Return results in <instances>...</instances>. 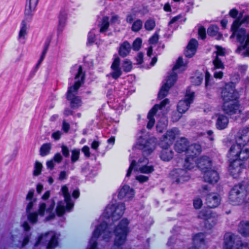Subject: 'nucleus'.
Listing matches in <instances>:
<instances>
[{
    "instance_id": "32",
    "label": "nucleus",
    "mask_w": 249,
    "mask_h": 249,
    "mask_svg": "<svg viewBox=\"0 0 249 249\" xmlns=\"http://www.w3.org/2000/svg\"><path fill=\"white\" fill-rule=\"evenodd\" d=\"M168 124V120L165 116L162 117L158 122L157 125V130L160 133H162L166 129Z\"/></svg>"
},
{
    "instance_id": "21",
    "label": "nucleus",
    "mask_w": 249,
    "mask_h": 249,
    "mask_svg": "<svg viewBox=\"0 0 249 249\" xmlns=\"http://www.w3.org/2000/svg\"><path fill=\"white\" fill-rule=\"evenodd\" d=\"M198 167L203 172L212 168V161L210 158L207 156H203L196 160Z\"/></svg>"
},
{
    "instance_id": "38",
    "label": "nucleus",
    "mask_w": 249,
    "mask_h": 249,
    "mask_svg": "<svg viewBox=\"0 0 249 249\" xmlns=\"http://www.w3.org/2000/svg\"><path fill=\"white\" fill-rule=\"evenodd\" d=\"M178 131L176 129H173L167 132L165 136L167 140L170 141V143L171 144L172 141L174 140L176 136L178 134Z\"/></svg>"
},
{
    "instance_id": "19",
    "label": "nucleus",
    "mask_w": 249,
    "mask_h": 249,
    "mask_svg": "<svg viewBox=\"0 0 249 249\" xmlns=\"http://www.w3.org/2000/svg\"><path fill=\"white\" fill-rule=\"evenodd\" d=\"M243 168V162L240 160H234L231 162L229 167V171L231 176L236 178L241 173Z\"/></svg>"
},
{
    "instance_id": "33",
    "label": "nucleus",
    "mask_w": 249,
    "mask_h": 249,
    "mask_svg": "<svg viewBox=\"0 0 249 249\" xmlns=\"http://www.w3.org/2000/svg\"><path fill=\"white\" fill-rule=\"evenodd\" d=\"M239 232L244 236L249 235V223L242 222L239 225Z\"/></svg>"
},
{
    "instance_id": "51",
    "label": "nucleus",
    "mask_w": 249,
    "mask_h": 249,
    "mask_svg": "<svg viewBox=\"0 0 249 249\" xmlns=\"http://www.w3.org/2000/svg\"><path fill=\"white\" fill-rule=\"evenodd\" d=\"M80 152L79 150L74 149L72 151V155H71V161L72 162H74L76 161L79 157Z\"/></svg>"
},
{
    "instance_id": "48",
    "label": "nucleus",
    "mask_w": 249,
    "mask_h": 249,
    "mask_svg": "<svg viewBox=\"0 0 249 249\" xmlns=\"http://www.w3.org/2000/svg\"><path fill=\"white\" fill-rule=\"evenodd\" d=\"M197 42L195 39H192L189 42L187 48L188 49H192L195 51H196V47L197 46Z\"/></svg>"
},
{
    "instance_id": "7",
    "label": "nucleus",
    "mask_w": 249,
    "mask_h": 249,
    "mask_svg": "<svg viewBox=\"0 0 249 249\" xmlns=\"http://www.w3.org/2000/svg\"><path fill=\"white\" fill-rule=\"evenodd\" d=\"M225 249H248L239 237L231 233H227L224 236Z\"/></svg>"
},
{
    "instance_id": "64",
    "label": "nucleus",
    "mask_w": 249,
    "mask_h": 249,
    "mask_svg": "<svg viewBox=\"0 0 249 249\" xmlns=\"http://www.w3.org/2000/svg\"><path fill=\"white\" fill-rule=\"evenodd\" d=\"M214 70V73H213V76L215 78H219L221 79L223 77V73L221 71H217L216 70Z\"/></svg>"
},
{
    "instance_id": "55",
    "label": "nucleus",
    "mask_w": 249,
    "mask_h": 249,
    "mask_svg": "<svg viewBox=\"0 0 249 249\" xmlns=\"http://www.w3.org/2000/svg\"><path fill=\"white\" fill-rule=\"evenodd\" d=\"M120 59L119 57H116L114 59V60L111 65V69H121L120 67Z\"/></svg>"
},
{
    "instance_id": "59",
    "label": "nucleus",
    "mask_w": 249,
    "mask_h": 249,
    "mask_svg": "<svg viewBox=\"0 0 249 249\" xmlns=\"http://www.w3.org/2000/svg\"><path fill=\"white\" fill-rule=\"evenodd\" d=\"M242 15H240L238 17L237 19L236 20L239 21V22L240 23V26L242 24L244 23H248L249 22V17L246 16L244 19H242Z\"/></svg>"
},
{
    "instance_id": "37",
    "label": "nucleus",
    "mask_w": 249,
    "mask_h": 249,
    "mask_svg": "<svg viewBox=\"0 0 249 249\" xmlns=\"http://www.w3.org/2000/svg\"><path fill=\"white\" fill-rule=\"evenodd\" d=\"M177 74L173 72L171 74L166 80V82L163 85L168 89H170L174 84L176 80Z\"/></svg>"
},
{
    "instance_id": "30",
    "label": "nucleus",
    "mask_w": 249,
    "mask_h": 249,
    "mask_svg": "<svg viewBox=\"0 0 249 249\" xmlns=\"http://www.w3.org/2000/svg\"><path fill=\"white\" fill-rule=\"evenodd\" d=\"M219 28L217 26L212 25L207 30L208 34L212 36H215L218 40L222 37V34L218 32Z\"/></svg>"
},
{
    "instance_id": "3",
    "label": "nucleus",
    "mask_w": 249,
    "mask_h": 249,
    "mask_svg": "<svg viewBox=\"0 0 249 249\" xmlns=\"http://www.w3.org/2000/svg\"><path fill=\"white\" fill-rule=\"evenodd\" d=\"M128 221L123 219L115 230L116 237L112 249H123L122 245L124 243L127 233Z\"/></svg>"
},
{
    "instance_id": "1",
    "label": "nucleus",
    "mask_w": 249,
    "mask_h": 249,
    "mask_svg": "<svg viewBox=\"0 0 249 249\" xmlns=\"http://www.w3.org/2000/svg\"><path fill=\"white\" fill-rule=\"evenodd\" d=\"M231 31L232 34L231 38L236 36L237 41L240 43V46L237 50L243 51L242 54L244 56H249V32L247 33L244 29L240 28V23L238 20H235L233 22Z\"/></svg>"
},
{
    "instance_id": "63",
    "label": "nucleus",
    "mask_w": 249,
    "mask_h": 249,
    "mask_svg": "<svg viewBox=\"0 0 249 249\" xmlns=\"http://www.w3.org/2000/svg\"><path fill=\"white\" fill-rule=\"evenodd\" d=\"M159 40V35L155 33L153 36L150 39L149 41L151 44L156 43Z\"/></svg>"
},
{
    "instance_id": "43",
    "label": "nucleus",
    "mask_w": 249,
    "mask_h": 249,
    "mask_svg": "<svg viewBox=\"0 0 249 249\" xmlns=\"http://www.w3.org/2000/svg\"><path fill=\"white\" fill-rule=\"evenodd\" d=\"M203 76L202 74L196 75L192 78V82L195 85H199L203 80Z\"/></svg>"
},
{
    "instance_id": "35",
    "label": "nucleus",
    "mask_w": 249,
    "mask_h": 249,
    "mask_svg": "<svg viewBox=\"0 0 249 249\" xmlns=\"http://www.w3.org/2000/svg\"><path fill=\"white\" fill-rule=\"evenodd\" d=\"M68 99L71 101V106L73 108H77L82 105L81 100L79 97L74 96L71 98H68Z\"/></svg>"
},
{
    "instance_id": "13",
    "label": "nucleus",
    "mask_w": 249,
    "mask_h": 249,
    "mask_svg": "<svg viewBox=\"0 0 249 249\" xmlns=\"http://www.w3.org/2000/svg\"><path fill=\"white\" fill-rule=\"evenodd\" d=\"M170 177L173 181L177 183H182L190 179L187 172L182 169H176L170 173Z\"/></svg>"
},
{
    "instance_id": "57",
    "label": "nucleus",
    "mask_w": 249,
    "mask_h": 249,
    "mask_svg": "<svg viewBox=\"0 0 249 249\" xmlns=\"http://www.w3.org/2000/svg\"><path fill=\"white\" fill-rule=\"evenodd\" d=\"M216 48L217 51L216 52V56H224L225 54V50L220 46H216Z\"/></svg>"
},
{
    "instance_id": "58",
    "label": "nucleus",
    "mask_w": 249,
    "mask_h": 249,
    "mask_svg": "<svg viewBox=\"0 0 249 249\" xmlns=\"http://www.w3.org/2000/svg\"><path fill=\"white\" fill-rule=\"evenodd\" d=\"M149 178L143 175H138L136 177V179L141 183H143L148 181Z\"/></svg>"
},
{
    "instance_id": "11",
    "label": "nucleus",
    "mask_w": 249,
    "mask_h": 249,
    "mask_svg": "<svg viewBox=\"0 0 249 249\" xmlns=\"http://www.w3.org/2000/svg\"><path fill=\"white\" fill-rule=\"evenodd\" d=\"M84 78L85 75L83 73L82 67L80 66L78 72L75 77L76 81L73 86L70 87L68 91L67 98H71V97L75 96L79 88L84 83Z\"/></svg>"
},
{
    "instance_id": "25",
    "label": "nucleus",
    "mask_w": 249,
    "mask_h": 249,
    "mask_svg": "<svg viewBox=\"0 0 249 249\" xmlns=\"http://www.w3.org/2000/svg\"><path fill=\"white\" fill-rule=\"evenodd\" d=\"M216 118L215 123L216 127L219 130H222L226 128L229 124L228 118L223 114H216L215 115Z\"/></svg>"
},
{
    "instance_id": "24",
    "label": "nucleus",
    "mask_w": 249,
    "mask_h": 249,
    "mask_svg": "<svg viewBox=\"0 0 249 249\" xmlns=\"http://www.w3.org/2000/svg\"><path fill=\"white\" fill-rule=\"evenodd\" d=\"M162 149L160 153V158L162 160L166 161L171 160L174 155V152L172 149L170 147L169 144L164 145V143L161 144Z\"/></svg>"
},
{
    "instance_id": "16",
    "label": "nucleus",
    "mask_w": 249,
    "mask_h": 249,
    "mask_svg": "<svg viewBox=\"0 0 249 249\" xmlns=\"http://www.w3.org/2000/svg\"><path fill=\"white\" fill-rule=\"evenodd\" d=\"M224 102L237 100V94L231 85H226L221 93Z\"/></svg>"
},
{
    "instance_id": "49",
    "label": "nucleus",
    "mask_w": 249,
    "mask_h": 249,
    "mask_svg": "<svg viewBox=\"0 0 249 249\" xmlns=\"http://www.w3.org/2000/svg\"><path fill=\"white\" fill-rule=\"evenodd\" d=\"M137 162L135 160H133L129 167V169L127 171V174H126V177H129L130 176L131 174L132 171L134 169L136 170V168L137 167Z\"/></svg>"
},
{
    "instance_id": "12",
    "label": "nucleus",
    "mask_w": 249,
    "mask_h": 249,
    "mask_svg": "<svg viewBox=\"0 0 249 249\" xmlns=\"http://www.w3.org/2000/svg\"><path fill=\"white\" fill-rule=\"evenodd\" d=\"M231 157L238 158L241 160L247 159L249 157V150L246 146L233 145L230 148Z\"/></svg>"
},
{
    "instance_id": "20",
    "label": "nucleus",
    "mask_w": 249,
    "mask_h": 249,
    "mask_svg": "<svg viewBox=\"0 0 249 249\" xmlns=\"http://www.w3.org/2000/svg\"><path fill=\"white\" fill-rule=\"evenodd\" d=\"M204 173V179L205 181L213 184L216 183L219 177L217 172L212 168Z\"/></svg>"
},
{
    "instance_id": "4",
    "label": "nucleus",
    "mask_w": 249,
    "mask_h": 249,
    "mask_svg": "<svg viewBox=\"0 0 249 249\" xmlns=\"http://www.w3.org/2000/svg\"><path fill=\"white\" fill-rule=\"evenodd\" d=\"M201 151L199 144H193L190 145L186 151L187 158L185 159L184 166L188 169L193 168L196 165V156Z\"/></svg>"
},
{
    "instance_id": "56",
    "label": "nucleus",
    "mask_w": 249,
    "mask_h": 249,
    "mask_svg": "<svg viewBox=\"0 0 249 249\" xmlns=\"http://www.w3.org/2000/svg\"><path fill=\"white\" fill-rule=\"evenodd\" d=\"M202 205V201L199 198H196L194 200V206L196 209H199Z\"/></svg>"
},
{
    "instance_id": "60",
    "label": "nucleus",
    "mask_w": 249,
    "mask_h": 249,
    "mask_svg": "<svg viewBox=\"0 0 249 249\" xmlns=\"http://www.w3.org/2000/svg\"><path fill=\"white\" fill-rule=\"evenodd\" d=\"M63 157L59 153H56L53 157V160L57 163H60L62 160Z\"/></svg>"
},
{
    "instance_id": "17",
    "label": "nucleus",
    "mask_w": 249,
    "mask_h": 249,
    "mask_svg": "<svg viewBox=\"0 0 249 249\" xmlns=\"http://www.w3.org/2000/svg\"><path fill=\"white\" fill-rule=\"evenodd\" d=\"M139 148L143 150L144 155L150 154L155 149V144L153 140L146 141L143 139H140L139 141Z\"/></svg>"
},
{
    "instance_id": "29",
    "label": "nucleus",
    "mask_w": 249,
    "mask_h": 249,
    "mask_svg": "<svg viewBox=\"0 0 249 249\" xmlns=\"http://www.w3.org/2000/svg\"><path fill=\"white\" fill-rule=\"evenodd\" d=\"M61 190L67 203V208L70 210L72 207L73 204L71 202V196L68 192V188L66 186H63Z\"/></svg>"
},
{
    "instance_id": "52",
    "label": "nucleus",
    "mask_w": 249,
    "mask_h": 249,
    "mask_svg": "<svg viewBox=\"0 0 249 249\" xmlns=\"http://www.w3.org/2000/svg\"><path fill=\"white\" fill-rule=\"evenodd\" d=\"M142 44V40L138 38H137L133 43V49L135 51H138L141 47Z\"/></svg>"
},
{
    "instance_id": "22",
    "label": "nucleus",
    "mask_w": 249,
    "mask_h": 249,
    "mask_svg": "<svg viewBox=\"0 0 249 249\" xmlns=\"http://www.w3.org/2000/svg\"><path fill=\"white\" fill-rule=\"evenodd\" d=\"M134 192L133 189L128 185L123 186L120 190L118 194V197L122 199L126 198L130 200L134 197Z\"/></svg>"
},
{
    "instance_id": "27",
    "label": "nucleus",
    "mask_w": 249,
    "mask_h": 249,
    "mask_svg": "<svg viewBox=\"0 0 249 249\" xmlns=\"http://www.w3.org/2000/svg\"><path fill=\"white\" fill-rule=\"evenodd\" d=\"M188 141L186 139L181 138L178 140L175 145V150L178 153L186 152L188 147Z\"/></svg>"
},
{
    "instance_id": "18",
    "label": "nucleus",
    "mask_w": 249,
    "mask_h": 249,
    "mask_svg": "<svg viewBox=\"0 0 249 249\" xmlns=\"http://www.w3.org/2000/svg\"><path fill=\"white\" fill-rule=\"evenodd\" d=\"M224 112L230 115H233L240 112L237 100L231 102H224L223 106Z\"/></svg>"
},
{
    "instance_id": "36",
    "label": "nucleus",
    "mask_w": 249,
    "mask_h": 249,
    "mask_svg": "<svg viewBox=\"0 0 249 249\" xmlns=\"http://www.w3.org/2000/svg\"><path fill=\"white\" fill-rule=\"evenodd\" d=\"M52 148L50 143L43 144L40 149V154L41 156H45L49 154Z\"/></svg>"
},
{
    "instance_id": "5",
    "label": "nucleus",
    "mask_w": 249,
    "mask_h": 249,
    "mask_svg": "<svg viewBox=\"0 0 249 249\" xmlns=\"http://www.w3.org/2000/svg\"><path fill=\"white\" fill-rule=\"evenodd\" d=\"M245 187L242 184L235 185L230 191L229 200L233 205H238L243 203L245 199Z\"/></svg>"
},
{
    "instance_id": "45",
    "label": "nucleus",
    "mask_w": 249,
    "mask_h": 249,
    "mask_svg": "<svg viewBox=\"0 0 249 249\" xmlns=\"http://www.w3.org/2000/svg\"><path fill=\"white\" fill-rule=\"evenodd\" d=\"M142 26V21L141 20L138 19L135 21L134 23H133L132 27V29L133 31L137 32L139 31L141 29Z\"/></svg>"
},
{
    "instance_id": "26",
    "label": "nucleus",
    "mask_w": 249,
    "mask_h": 249,
    "mask_svg": "<svg viewBox=\"0 0 249 249\" xmlns=\"http://www.w3.org/2000/svg\"><path fill=\"white\" fill-rule=\"evenodd\" d=\"M194 244L199 249H205L206 242L203 233H199L196 234L194 237Z\"/></svg>"
},
{
    "instance_id": "28",
    "label": "nucleus",
    "mask_w": 249,
    "mask_h": 249,
    "mask_svg": "<svg viewBox=\"0 0 249 249\" xmlns=\"http://www.w3.org/2000/svg\"><path fill=\"white\" fill-rule=\"evenodd\" d=\"M131 46L127 41H124L122 43L119 50V55L123 57L126 56L130 53Z\"/></svg>"
},
{
    "instance_id": "9",
    "label": "nucleus",
    "mask_w": 249,
    "mask_h": 249,
    "mask_svg": "<svg viewBox=\"0 0 249 249\" xmlns=\"http://www.w3.org/2000/svg\"><path fill=\"white\" fill-rule=\"evenodd\" d=\"M110 233L107 229V225L103 223L100 225L95 230L92 237L90 241L89 249H97L96 248V239L99 236H102L104 239H108Z\"/></svg>"
},
{
    "instance_id": "44",
    "label": "nucleus",
    "mask_w": 249,
    "mask_h": 249,
    "mask_svg": "<svg viewBox=\"0 0 249 249\" xmlns=\"http://www.w3.org/2000/svg\"><path fill=\"white\" fill-rule=\"evenodd\" d=\"M65 211V207L64 203L62 202H59L58 203L57 208H56V212L58 215L61 216L63 215Z\"/></svg>"
},
{
    "instance_id": "6",
    "label": "nucleus",
    "mask_w": 249,
    "mask_h": 249,
    "mask_svg": "<svg viewBox=\"0 0 249 249\" xmlns=\"http://www.w3.org/2000/svg\"><path fill=\"white\" fill-rule=\"evenodd\" d=\"M125 206L124 203H110L107 207L104 214L107 218H111L112 220H117L123 215Z\"/></svg>"
},
{
    "instance_id": "8",
    "label": "nucleus",
    "mask_w": 249,
    "mask_h": 249,
    "mask_svg": "<svg viewBox=\"0 0 249 249\" xmlns=\"http://www.w3.org/2000/svg\"><path fill=\"white\" fill-rule=\"evenodd\" d=\"M198 216L204 220L205 227L208 230H211L217 221L218 215L211 210H202Z\"/></svg>"
},
{
    "instance_id": "61",
    "label": "nucleus",
    "mask_w": 249,
    "mask_h": 249,
    "mask_svg": "<svg viewBox=\"0 0 249 249\" xmlns=\"http://www.w3.org/2000/svg\"><path fill=\"white\" fill-rule=\"evenodd\" d=\"M198 35L202 39H204L206 37V32L204 28L200 27L198 30Z\"/></svg>"
},
{
    "instance_id": "2",
    "label": "nucleus",
    "mask_w": 249,
    "mask_h": 249,
    "mask_svg": "<svg viewBox=\"0 0 249 249\" xmlns=\"http://www.w3.org/2000/svg\"><path fill=\"white\" fill-rule=\"evenodd\" d=\"M38 0H26L24 15V18L21 21L18 35V39L22 40L25 39L27 34L28 23L31 20L34 12L36 9Z\"/></svg>"
},
{
    "instance_id": "15",
    "label": "nucleus",
    "mask_w": 249,
    "mask_h": 249,
    "mask_svg": "<svg viewBox=\"0 0 249 249\" xmlns=\"http://www.w3.org/2000/svg\"><path fill=\"white\" fill-rule=\"evenodd\" d=\"M169 103V100L167 99L164 100L161 102L160 105H156L152 108V109L149 111L147 118L148 119V122L147 125V127L148 129L151 128L154 124H155V119L154 118V116L156 114L158 110H161L162 107H164L166 105Z\"/></svg>"
},
{
    "instance_id": "42",
    "label": "nucleus",
    "mask_w": 249,
    "mask_h": 249,
    "mask_svg": "<svg viewBox=\"0 0 249 249\" xmlns=\"http://www.w3.org/2000/svg\"><path fill=\"white\" fill-rule=\"evenodd\" d=\"M38 214V213L36 212L29 213L28 214V218L30 222L33 224L36 223Z\"/></svg>"
},
{
    "instance_id": "50",
    "label": "nucleus",
    "mask_w": 249,
    "mask_h": 249,
    "mask_svg": "<svg viewBox=\"0 0 249 249\" xmlns=\"http://www.w3.org/2000/svg\"><path fill=\"white\" fill-rule=\"evenodd\" d=\"M47 208H46V205L44 203H40L39 206V209L38 211V214L40 215V216H44V213L46 211H47Z\"/></svg>"
},
{
    "instance_id": "62",
    "label": "nucleus",
    "mask_w": 249,
    "mask_h": 249,
    "mask_svg": "<svg viewBox=\"0 0 249 249\" xmlns=\"http://www.w3.org/2000/svg\"><path fill=\"white\" fill-rule=\"evenodd\" d=\"M181 113H179L178 111L174 112V113L172 115V117L173 121L174 122L178 121L181 117V115H180Z\"/></svg>"
},
{
    "instance_id": "10",
    "label": "nucleus",
    "mask_w": 249,
    "mask_h": 249,
    "mask_svg": "<svg viewBox=\"0 0 249 249\" xmlns=\"http://www.w3.org/2000/svg\"><path fill=\"white\" fill-rule=\"evenodd\" d=\"M47 243H48L47 247L48 249H52L57 246V240L53 231H51L41 234L35 245L37 246L40 243L46 244Z\"/></svg>"
},
{
    "instance_id": "31",
    "label": "nucleus",
    "mask_w": 249,
    "mask_h": 249,
    "mask_svg": "<svg viewBox=\"0 0 249 249\" xmlns=\"http://www.w3.org/2000/svg\"><path fill=\"white\" fill-rule=\"evenodd\" d=\"M109 25V18L104 17L98 25L100 27V32L104 33L107 31Z\"/></svg>"
},
{
    "instance_id": "47",
    "label": "nucleus",
    "mask_w": 249,
    "mask_h": 249,
    "mask_svg": "<svg viewBox=\"0 0 249 249\" xmlns=\"http://www.w3.org/2000/svg\"><path fill=\"white\" fill-rule=\"evenodd\" d=\"M123 68L125 71H129L132 69V65L131 62L127 59L125 60L123 63Z\"/></svg>"
},
{
    "instance_id": "23",
    "label": "nucleus",
    "mask_w": 249,
    "mask_h": 249,
    "mask_svg": "<svg viewBox=\"0 0 249 249\" xmlns=\"http://www.w3.org/2000/svg\"><path fill=\"white\" fill-rule=\"evenodd\" d=\"M206 200L208 207L210 208H215L219 205L221 198L218 194L212 193L207 196Z\"/></svg>"
},
{
    "instance_id": "53",
    "label": "nucleus",
    "mask_w": 249,
    "mask_h": 249,
    "mask_svg": "<svg viewBox=\"0 0 249 249\" xmlns=\"http://www.w3.org/2000/svg\"><path fill=\"white\" fill-rule=\"evenodd\" d=\"M112 70L113 71L111 74L113 78L117 79L122 74V72L121 69H112Z\"/></svg>"
},
{
    "instance_id": "14",
    "label": "nucleus",
    "mask_w": 249,
    "mask_h": 249,
    "mask_svg": "<svg viewBox=\"0 0 249 249\" xmlns=\"http://www.w3.org/2000/svg\"><path fill=\"white\" fill-rule=\"evenodd\" d=\"M194 97V92L188 89L184 100L180 101L178 105V111L179 113H184L189 107L190 104L193 102Z\"/></svg>"
},
{
    "instance_id": "41",
    "label": "nucleus",
    "mask_w": 249,
    "mask_h": 249,
    "mask_svg": "<svg viewBox=\"0 0 249 249\" xmlns=\"http://www.w3.org/2000/svg\"><path fill=\"white\" fill-rule=\"evenodd\" d=\"M155 26V22L154 20L149 19H148L144 24V28L146 30H152Z\"/></svg>"
},
{
    "instance_id": "34",
    "label": "nucleus",
    "mask_w": 249,
    "mask_h": 249,
    "mask_svg": "<svg viewBox=\"0 0 249 249\" xmlns=\"http://www.w3.org/2000/svg\"><path fill=\"white\" fill-rule=\"evenodd\" d=\"M136 171H139L141 173L149 174L153 172L154 168L152 166L137 165Z\"/></svg>"
},
{
    "instance_id": "54",
    "label": "nucleus",
    "mask_w": 249,
    "mask_h": 249,
    "mask_svg": "<svg viewBox=\"0 0 249 249\" xmlns=\"http://www.w3.org/2000/svg\"><path fill=\"white\" fill-rule=\"evenodd\" d=\"M183 65H184V64H183L182 58L181 57H179L178 58L176 65L173 67V70L175 71L176 70L179 68L180 67H181V66H182Z\"/></svg>"
},
{
    "instance_id": "39",
    "label": "nucleus",
    "mask_w": 249,
    "mask_h": 249,
    "mask_svg": "<svg viewBox=\"0 0 249 249\" xmlns=\"http://www.w3.org/2000/svg\"><path fill=\"white\" fill-rule=\"evenodd\" d=\"M42 164L38 161H36L35 163L34 170L33 171V175L34 176H38L41 174L42 169Z\"/></svg>"
},
{
    "instance_id": "46",
    "label": "nucleus",
    "mask_w": 249,
    "mask_h": 249,
    "mask_svg": "<svg viewBox=\"0 0 249 249\" xmlns=\"http://www.w3.org/2000/svg\"><path fill=\"white\" fill-rule=\"evenodd\" d=\"M169 89L166 87V86H163L159 93V98L161 99L167 95L168 91Z\"/></svg>"
},
{
    "instance_id": "40",
    "label": "nucleus",
    "mask_w": 249,
    "mask_h": 249,
    "mask_svg": "<svg viewBox=\"0 0 249 249\" xmlns=\"http://www.w3.org/2000/svg\"><path fill=\"white\" fill-rule=\"evenodd\" d=\"M213 64L214 65L213 70L224 69L225 68L224 65L218 56H216L215 59L213 60Z\"/></svg>"
}]
</instances>
